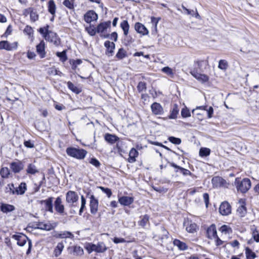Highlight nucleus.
Returning <instances> with one entry per match:
<instances>
[{
  "instance_id": "1",
  "label": "nucleus",
  "mask_w": 259,
  "mask_h": 259,
  "mask_svg": "<svg viewBox=\"0 0 259 259\" xmlns=\"http://www.w3.org/2000/svg\"><path fill=\"white\" fill-rule=\"evenodd\" d=\"M49 25H47L45 27H40L38 29V32L43 35L44 38L56 46L60 45L61 40L56 33L49 30Z\"/></svg>"
},
{
  "instance_id": "2",
  "label": "nucleus",
  "mask_w": 259,
  "mask_h": 259,
  "mask_svg": "<svg viewBox=\"0 0 259 259\" xmlns=\"http://www.w3.org/2000/svg\"><path fill=\"white\" fill-rule=\"evenodd\" d=\"M234 185L236 187L238 193L244 194L250 188L251 183L248 178L241 180L239 178H236L234 182Z\"/></svg>"
},
{
  "instance_id": "3",
  "label": "nucleus",
  "mask_w": 259,
  "mask_h": 259,
  "mask_svg": "<svg viewBox=\"0 0 259 259\" xmlns=\"http://www.w3.org/2000/svg\"><path fill=\"white\" fill-rule=\"evenodd\" d=\"M66 152L68 156L79 160L83 159L87 154L85 150L73 147H68Z\"/></svg>"
},
{
  "instance_id": "4",
  "label": "nucleus",
  "mask_w": 259,
  "mask_h": 259,
  "mask_svg": "<svg viewBox=\"0 0 259 259\" xmlns=\"http://www.w3.org/2000/svg\"><path fill=\"white\" fill-rule=\"evenodd\" d=\"M85 249L89 253L93 251L97 253H103L105 252L108 248L103 242H98L97 244L93 243H89L85 246Z\"/></svg>"
},
{
  "instance_id": "5",
  "label": "nucleus",
  "mask_w": 259,
  "mask_h": 259,
  "mask_svg": "<svg viewBox=\"0 0 259 259\" xmlns=\"http://www.w3.org/2000/svg\"><path fill=\"white\" fill-rule=\"evenodd\" d=\"M9 189L13 194H24L27 189L26 184L24 182L21 183L18 186H15L13 184L8 185L7 189Z\"/></svg>"
},
{
  "instance_id": "6",
  "label": "nucleus",
  "mask_w": 259,
  "mask_h": 259,
  "mask_svg": "<svg viewBox=\"0 0 259 259\" xmlns=\"http://www.w3.org/2000/svg\"><path fill=\"white\" fill-rule=\"evenodd\" d=\"M57 225V223L56 222L51 223L48 222L45 223L44 222H36L32 227L35 229L49 231L56 228Z\"/></svg>"
},
{
  "instance_id": "7",
  "label": "nucleus",
  "mask_w": 259,
  "mask_h": 259,
  "mask_svg": "<svg viewBox=\"0 0 259 259\" xmlns=\"http://www.w3.org/2000/svg\"><path fill=\"white\" fill-rule=\"evenodd\" d=\"M212 184L214 187L228 188L231 185L221 177L216 176L211 180Z\"/></svg>"
},
{
  "instance_id": "8",
  "label": "nucleus",
  "mask_w": 259,
  "mask_h": 259,
  "mask_svg": "<svg viewBox=\"0 0 259 259\" xmlns=\"http://www.w3.org/2000/svg\"><path fill=\"white\" fill-rule=\"evenodd\" d=\"M10 168L14 174H18L24 169V164L22 161L17 159L10 163Z\"/></svg>"
},
{
  "instance_id": "9",
  "label": "nucleus",
  "mask_w": 259,
  "mask_h": 259,
  "mask_svg": "<svg viewBox=\"0 0 259 259\" xmlns=\"http://www.w3.org/2000/svg\"><path fill=\"white\" fill-rule=\"evenodd\" d=\"M18 47V42L9 43L7 40L0 41V50H6L8 51L16 50Z\"/></svg>"
},
{
  "instance_id": "10",
  "label": "nucleus",
  "mask_w": 259,
  "mask_h": 259,
  "mask_svg": "<svg viewBox=\"0 0 259 259\" xmlns=\"http://www.w3.org/2000/svg\"><path fill=\"white\" fill-rule=\"evenodd\" d=\"M190 73L196 79L202 83H204L208 81V76L205 74L199 73L197 70L193 69L190 71Z\"/></svg>"
},
{
  "instance_id": "11",
  "label": "nucleus",
  "mask_w": 259,
  "mask_h": 259,
  "mask_svg": "<svg viewBox=\"0 0 259 259\" xmlns=\"http://www.w3.org/2000/svg\"><path fill=\"white\" fill-rule=\"evenodd\" d=\"M246 203L244 199H240L239 201V206L237 209V213L240 217H244L246 213Z\"/></svg>"
},
{
  "instance_id": "12",
  "label": "nucleus",
  "mask_w": 259,
  "mask_h": 259,
  "mask_svg": "<svg viewBox=\"0 0 259 259\" xmlns=\"http://www.w3.org/2000/svg\"><path fill=\"white\" fill-rule=\"evenodd\" d=\"M98 18V16L97 14L93 10L88 11L84 15V20L88 23L96 21Z\"/></svg>"
},
{
  "instance_id": "13",
  "label": "nucleus",
  "mask_w": 259,
  "mask_h": 259,
  "mask_svg": "<svg viewBox=\"0 0 259 259\" xmlns=\"http://www.w3.org/2000/svg\"><path fill=\"white\" fill-rule=\"evenodd\" d=\"M12 238L17 241V244L20 246H23L27 240L28 241L29 239L26 235L22 234L13 235Z\"/></svg>"
},
{
  "instance_id": "14",
  "label": "nucleus",
  "mask_w": 259,
  "mask_h": 259,
  "mask_svg": "<svg viewBox=\"0 0 259 259\" xmlns=\"http://www.w3.org/2000/svg\"><path fill=\"white\" fill-rule=\"evenodd\" d=\"M231 206L228 202H223L219 207V212L223 215H228L231 213Z\"/></svg>"
},
{
  "instance_id": "15",
  "label": "nucleus",
  "mask_w": 259,
  "mask_h": 259,
  "mask_svg": "<svg viewBox=\"0 0 259 259\" xmlns=\"http://www.w3.org/2000/svg\"><path fill=\"white\" fill-rule=\"evenodd\" d=\"M90 207L91 213L96 214L98 208V200L95 198L94 195H91Z\"/></svg>"
},
{
  "instance_id": "16",
  "label": "nucleus",
  "mask_w": 259,
  "mask_h": 259,
  "mask_svg": "<svg viewBox=\"0 0 259 259\" xmlns=\"http://www.w3.org/2000/svg\"><path fill=\"white\" fill-rule=\"evenodd\" d=\"M135 29L137 33L142 35H146L149 34V30L143 24L140 22H136L135 23Z\"/></svg>"
},
{
  "instance_id": "17",
  "label": "nucleus",
  "mask_w": 259,
  "mask_h": 259,
  "mask_svg": "<svg viewBox=\"0 0 259 259\" xmlns=\"http://www.w3.org/2000/svg\"><path fill=\"white\" fill-rule=\"evenodd\" d=\"M104 46L106 48L105 54L108 56H112L114 53L115 45L113 42L107 40L104 42Z\"/></svg>"
},
{
  "instance_id": "18",
  "label": "nucleus",
  "mask_w": 259,
  "mask_h": 259,
  "mask_svg": "<svg viewBox=\"0 0 259 259\" xmlns=\"http://www.w3.org/2000/svg\"><path fill=\"white\" fill-rule=\"evenodd\" d=\"M151 109L152 113L155 115H162L164 112L161 105L157 102H154L151 105Z\"/></svg>"
},
{
  "instance_id": "19",
  "label": "nucleus",
  "mask_w": 259,
  "mask_h": 259,
  "mask_svg": "<svg viewBox=\"0 0 259 259\" xmlns=\"http://www.w3.org/2000/svg\"><path fill=\"white\" fill-rule=\"evenodd\" d=\"M54 207L56 211L60 214L64 213V206L60 197H57L54 202Z\"/></svg>"
},
{
  "instance_id": "20",
  "label": "nucleus",
  "mask_w": 259,
  "mask_h": 259,
  "mask_svg": "<svg viewBox=\"0 0 259 259\" xmlns=\"http://www.w3.org/2000/svg\"><path fill=\"white\" fill-rule=\"evenodd\" d=\"M170 166L176 169L175 170L176 172H178L180 170V172L183 174L184 176H192V174L188 169H185L182 167H181L174 162L170 163Z\"/></svg>"
},
{
  "instance_id": "21",
  "label": "nucleus",
  "mask_w": 259,
  "mask_h": 259,
  "mask_svg": "<svg viewBox=\"0 0 259 259\" xmlns=\"http://www.w3.org/2000/svg\"><path fill=\"white\" fill-rule=\"evenodd\" d=\"M36 52L39 55L40 58H45L46 56L45 43L43 40L40 41L39 44L36 46Z\"/></svg>"
},
{
  "instance_id": "22",
  "label": "nucleus",
  "mask_w": 259,
  "mask_h": 259,
  "mask_svg": "<svg viewBox=\"0 0 259 259\" xmlns=\"http://www.w3.org/2000/svg\"><path fill=\"white\" fill-rule=\"evenodd\" d=\"M53 197H50L46 200H43L42 203L45 204V208L46 211L53 213Z\"/></svg>"
},
{
  "instance_id": "23",
  "label": "nucleus",
  "mask_w": 259,
  "mask_h": 259,
  "mask_svg": "<svg viewBox=\"0 0 259 259\" xmlns=\"http://www.w3.org/2000/svg\"><path fill=\"white\" fill-rule=\"evenodd\" d=\"M15 207L13 205L4 203H1L0 210L3 213H8V212L13 211V210H15Z\"/></svg>"
},
{
  "instance_id": "24",
  "label": "nucleus",
  "mask_w": 259,
  "mask_h": 259,
  "mask_svg": "<svg viewBox=\"0 0 259 259\" xmlns=\"http://www.w3.org/2000/svg\"><path fill=\"white\" fill-rule=\"evenodd\" d=\"M111 22L110 21L100 23L97 27V33H102L105 31L108 27L110 26Z\"/></svg>"
},
{
  "instance_id": "25",
  "label": "nucleus",
  "mask_w": 259,
  "mask_h": 259,
  "mask_svg": "<svg viewBox=\"0 0 259 259\" xmlns=\"http://www.w3.org/2000/svg\"><path fill=\"white\" fill-rule=\"evenodd\" d=\"M206 233L208 238H215L217 237V232L215 226L214 224L211 225L207 229Z\"/></svg>"
},
{
  "instance_id": "26",
  "label": "nucleus",
  "mask_w": 259,
  "mask_h": 259,
  "mask_svg": "<svg viewBox=\"0 0 259 259\" xmlns=\"http://www.w3.org/2000/svg\"><path fill=\"white\" fill-rule=\"evenodd\" d=\"M134 198L132 197H129L123 195L119 198V203L124 206H128L133 203Z\"/></svg>"
},
{
  "instance_id": "27",
  "label": "nucleus",
  "mask_w": 259,
  "mask_h": 259,
  "mask_svg": "<svg viewBox=\"0 0 259 259\" xmlns=\"http://www.w3.org/2000/svg\"><path fill=\"white\" fill-rule=\"evenodd\" d=\"M185 224H186V229L189 233H194L198 229L197 224L192 221H188L187 222L185 223Z\"/></svg>"
},
{
  "instance_id": "28",
  "label": "nucleus",
  "mask_w": 259,
  "mask_h": 259,
  "mask_svg": "<svg viewBox=\"0 0 259 259\" xmlns=\"http://www.w3.org/2000/svg\"><path fill=\"white\" fill-rule=\"evenodd\" d=\"M105 140L110 144H113L118 141L119 138L114 135L109 133L106 134L104 136Z\"/></svg>"
},
{
  "instance_id": "29",
  "label": "nucleus",
  "mask_w": 259,
  "mask_h": 259,
  "mask_svg": "<svg viewBox=\"0 0 259 259\" xmlns=\"http://www.w3.org/2000/svg\"><path fill=\"white\" fill-rule=\"evenodd\" d=\"M173 244L177 246L179 250H186L188 249L187 245L184 242L180 241L178 239H175L173 241Z\"/></svg>"
},
{
  "instance_id": "30",
  "label": "nucleus",
  "mask_w": 259,
  "mask_h": 259,
  "mask_svg": "<svg viewBox=\"0 0 259 259\" xmlns=\"http://www.w3.org/2000/svg\"><path fill=\"white\" fill-rule=\"evenodd\" d=\"M138 151L134 148L131 149L129 152V157L128 161L130 163H133L136 161V158L138 156Z\"/></svg>"
},
{
  "instance_id": "31",
  "label": "nucleus",
  "mask_w": 259,
  "mask_h": 259,
  "mask_svg": "<svg viewBox=\"0 0 259 259\" xmlns=\"http://www.w3.org/2000/svg\"><path fill=\"white\" fill-rule=\"evenodd\" d=\"M179 112L178 105L176 104H174L172 108L170 111V114L168 116L169 119H176Z\"/></svg>"
},
{
  "instance_id": "32",
  "label": "nucleus",
  "mask_w": 259,
  "mask_h": 259,
  "mask_svg": "<svg viewBox=\"0 0 259 259\" xmlns=\"http://www.w3.org/2000/svg\"><path fill=\"white\" fill-rule=\"evenodd\" d=\"M207 64V61L204 60L197 61L194 62V68L193 69L197 70L199 72H202L203 70L201 67L203 65H206Z\"/></svg>"
},
{
  "instance_id": "33",
  "label": "nucleus",
  "mask_w": 259,
  "mask_h": 259,
  "mask_svg": "<svg viewBox=\"0 0 259 259\" xmlns=\"http://www.w3.org/2000/svg\"><path fill=\"white\" fill-rule=\"evenodd\" d=\"M120 26L123 31L124 36H127L130 29V25L128 21L127 20L122 21L120 24Z\"/></svg>"
},
{
  "instance_id": "34",
  "label": "nucleus",
  "mask_w": 259,
  "mask_h": 259,
  "mask_svg": "<svg viewBox=\"0 0 259 259\" xmlns=\"http://www.w3.org/2000/svg\"><path fill=\"white\" fill-rule=\"evenodd\" d=\"M67 83L68 89L75 94H79L81 92V89L77 88L72 82L69 81Z\"/></svg>"
},
{
  "instance_id": "35",
  "label": "nucleus",
  "mask_w": 259,
  "mask_h": 259,
  "mask_svg": "<svg viewBox=\"0 0 259 259\" xmlns=\"http://www.w3.org/2000/svg\"><path fill=\"white\" fill-rule=\"evenodd\" d=\"M64 248V245L63 242H59L54 249L55 256L56 257L59 256L61 254Z\"/></svg>"
},
{
  "instance_id": "36",
  "label": "nucleus",
  "mask_w": 259,
  "mask_h": 259,
  "mask_svg": "<svg viewBox=\"0 0 259 259\" xmlns=\"http://www.w3.org/2000/svg\"><path fill=\"white\" fill-rule=\"evenodd\" d=\"M48 11L49 12L54 16L56 13V6L53 0H50L48 2Z\"/></svg>"
},
{
  "instance_id": "37",
  "label": "nucleus",
  "mask_w": 259,
  "mask_h": 259,
  "mask_svg": "<svg viewBox=\"0 0 259 259\" xmlns=\"http://www.w3.org/2000/svg\"><path fill=\"white\" fill-rule=\"evenodd\" d=\"M26 172L28 174L34 175L38 172V170L35 165L32 163H29L27 166Z\"/></svg>"
},
{
  "instance_id": "38",
  "label": "nucleus",
  "mask_w": 259,
  "mask_h": 259,
  "mask_svg": "<svg viewBox=\"0 0 259 259\" xmlns=\"http://www.w3.org/2000/svg\"><path fill=\"white\" fill-rule=\"evenodd\" d=\"M127 56V52L123 48H121L118 50L115 56L118 60H122Z\"/></svg>"
},
{
  "instance_id": "39",
  "label": "nucleus",
  "mask_w": 259,
  "mask_h": 259,
  "mask_svg": "<svg viewBox=\"0 0 259 259\" xmlns=\"http://www.w3.org/2000/svg\"><path fill=\"white\" fill-rule=\"evenodd\" d=\"M10 174V170L7 167H3L0 170V175L3 179H8Z\"/></svg>"
},
{
  "instance_id": "40",
  "label": "nucleus",
  "mask_w": 259,
  "mask_h": 259,
  "mask_svg": "<svg viewBox=\"0 0 259 259\" xmlns=\"http://www.w3.org/2000/svg\"><path fill=\"white\" fill-rule=\"evenodd\" d=\"M141 220L139 222V225L142 227H144L149 223V216L145 214L143 216L140 217Z\"/></svg>"
},
{
  "instance_id": "41",
  "label": "nucleus",
  "mask_w": 259,
  "mask_h": 259,
  "mask_svg": "<svg viewBox=\"0 0 259 259\" xmlns=\"http://www.w3.org/2000/svg\"><path fill=\"white\" fill-rule=\"evenodd\" d=\"M245 255L246 259H254L256 257V254L248 247L245 248Z\"/></svg>"
},
{
  "instance_id": "42",
  "label": "nucleus",
  "mask_w": 259,
  "mask_h": 259,
  "mask_svg": "<svg viewBox=\"0 0 259 259\" xmlns=\"http://www.w3.org/2000/svg\"><path fill=\"white\" fill-rule=\"evenodd\" d=\"M67 50H64L61 52H58L56 53V56L60 58L61 62H64L67 60V56L66 55Z\"/></svg>"
},
{
  "instance_id": "43",
  "label": "nucleus",
  "mask_w": 259,
  "mask_h": 259,
  "mask_svg": "<svg viewBox=\"0 0 259 259\" xmlns=\"http://www.w3.org/2000/svg\"><path fill=\"white\" fill-rule=\"evenodd\" d=\"M210 150L207 148H201L199 150V155L201 157H206L209 155Z\"/></svg>"
},
{
  "instance_id": "44",
  "label": "nucleus",
  "mask_w": 259,
  "mask_h": 259,
  "mask_svg": "<svg viewBox=\"0 0 259 259\" xmlns=\"http://www.w3.org/2000/svg\"><path fill=\"white\" fill-rule=\"evenodd\" d=\"M82 63V61L80 59L75 60H70V64L71 65V68L72 70H75L77 66L80 65Z\"/></svg>"
},
{
  "instance_id": "45",
  "label": "nucleus",
  "mask_w": 259,
  "mask_h": 259,
  "mask_svg": "<svg viewBox=\"0 0 259 259\" xmlns=\"http://www.w3.org/2000/svg\"><path fill=\"white\" fill-rule=\"evenodd\" d=\"M100 36L101 37H104V38H108L110 36V38L111 39H113L115 41H116L117 40L118 35H117V32H113L110 34V35L108 34H100Z\"/></svg>"
},
{
  "instance_id": "46",
  "label": "nucleus",
  "mask_w": 259,
  "mask_h": 259,
  "mask_svg": "<svg viewBox=\"0 0 259 259\" xmlns=\"http://www.w3.org/2000/svg\"><path fill=\"white\" fill-rule=\"evenodd\" d=\"M74 237V235L71 232L67 231H62V239L69 238L73 239Z\"/></svg>"
},
{
  "instance_id": "47",
  "label": "nucleus",
  "mask_w": 259,
  "mask_h": 259,
  "mask_svg": "<svg viewBox=\"0 0 259 259\" xmlns=\"http://www.w3.org/2000/svg\"><path fill=\"white\" fill-rule=\"evenodd\" d=\"M181 113L183 118H187L191 116L190 110L186 107L182 109Z\"/></svg>"
},
{
  "instance_id": "48",
  "label": "nucleus",
  "mask_w": 259,
  "mask_h": 259,
  "mask_svg": "<svg viewBox=\"0 0 259 259\" xmlns=\"http://www.w3.org/2000/svg\"><path fill=\"white\" fill-rule=\"evenodd\" d=\"M146 88V83L145 82L140 81L137 85V89L139 93L145 91Z\"/></svg>"
},
{
  "instance_id": "49",
  "label": "nucleus",
  "mask_w": 259,
  "mask_h": 259,
  "mask_svg": "<svg viewBox=\"0 0 259 259\" xmlns=\"http://www.w3.org/2000/svg\"><path fill=\"white\" fill-rule=\"evenodd\" d=\"M168 140L170 142L176 145H179L182 142L181 139L172 136L169 137Z\"/></svg>"
},
{
  "instance_id": "50",
  "label": "nucleus",
  "mask_w": 259,
  "mask_h": 259,
  "mask_svg": "<svg viewBox=\"0 0 259 259\" xmlns=\"http://www.w3.org/2000/svg\"><path fill=\"white\" fill-rule=\"evenodd\" d=\"M96 192L99 193V190H101L103 193H105L107 195L112 194L110 189L108 188H105L103 187H97L96 188Z\"/></svg>"
},
{
  "instance_id": "51",
  "label": "nucleus",
  "mask_w": 259,
  "mask_h": 259,
  "mask_svg": "<svg viewBox=\"0 0 259 259\" xmlns=\"http://www.w3.org/2000/svg\"><path fill=\"white\" fill-rule=\"evenodd\" d=\"M73 252L77 255H81L83 253V250L80 246H75L73 247Z\"/></svg>"
},
{
  "instance_id": "52",
  "label": "nucleus",
  "mask_w": 259,
  "mask_h": 259,
  "mask_svg": "<svg viewBox=\"0 0 259 259\" xmlns=\"http://www.w3.org/2000/svg\"><path fill=\"white\" fill-rule=\"evenodd\" d=\"M218 67L222 70H226L228 67L227 62L225 60H221L219 61Z\"/></svg>"
},
{
  "instance_id": "53",
  "label": "nucleus",
  "mask_w": 259,
  "mask_h": 259,
  "mask_svg": "<svg viewBox=\"0 0 259 259\" xmlns=\"http://www.w3.org/2000/svg\"><path fill=\"white\" fill-rule=\"evenodd\" d=\"M231 230V228L227 225H225L221 226V227L220 229V231L221 232L225 233V234L229 233V231Z\"/></svg>"
},
{
  "instance_id": "54",
  "label": "nucleus",
  "mask_w": 259,
  "mask_h": 259,
  "mask_svg": "<svg viewBox=\"0 0 259 259\" xmlns=\"http://www.w3.org/2000/svg\"><path fill=\"white\" fill-rule=\"evenodd\" d=\"M85 29L91 36H94L97 33V28H93L91 26L87 27Z\"/></svg>"
},
{
  "instance_id": "55",
  "label": "nucleus",
  "mask_w": 259,
  "mask_h": 259,
  "mask_svg": "<svg viewBox=\"0 0 259 259\" xmlns=\"http://www.w3.org/2000/svg\"><path fill=\"white\" fill-rule=\"evenodd\" d=\"M24 145L28 148H32L34 147V142L30 140L24 141Z\"/></svg>"
},
{
  "instance_id": "56",
  "label": "nucleus",
  "mask_w": 259,
  "mask_h": 259,
  "mask_svg": "<svg viewBox=\"0 0 259 259\" xmlns=\"http://www.w3.org/2000/svg\"><path fill=\"white\" fill-rule=\"evenodd\" d=\"M63 4L66 7H67V8H68L70 10L73 9L74 8V5H73V3L70 2L69 0H65L63 2Z\"/></svg>"
},
{
  "instance_id": "57",
  "label": "nucleus",
  "mask_w": 259,
  "mask_h": 259,
  "mask_svg": "<svg viewBox=\"0 0 259 259\" xmlns=\"http://www.w3.org/2000/svg\"><path fill=\"white\" fill-rule=\"evenodd\" d=\"M33 32L32 28L29 25H27L24 29V32L29 36L33 34Z\"/></svg>"
},
{
  "instance_id": "58",
  "label": "nucleus",
  "mask_w": 259,
  "mask_h": 259,
  "mask_svg": "<svg viewBox=\"0 0 259 259\" xmlns=\"http://www.w3.org/2000/svg\"><path fill=\"white\" fill-rule=\"evenodd\" d=\"M90 163L94 165L96 167H98L100 165L99 161L96 158H92L90 161Z\"/></svg>"
},
{
  "instance_id": "59",
  "label": "nucleus",
  "mask_w": 259,
  "mask_h": 259,
  "mask_svg": "<svg viewBox=\"0 0 259 259\" xmlns=\"http://www.w3.org/2000/svg\"><path fill=\"white\" fill-rule=\"evenodd\" d=\"M161 70L163 72L165 73V74H166L167 75H169L173 74V72H172V69L168 66L164 67L162 68Z\"/></svg>"
},
{
  "instance_id": "60",
  "label": "nucleus",
  "mask_w": 259,
  "mask_h": 259,
  "mask_svg": "<svg viewBox=\"0 0 259 259\" xmlns=\"http://www.w3.org/2000/svg\"><path fill=\"white\" fill-rule=\"evenodd\" d=\"M30 19L31 21L35 22L38 19V15L36 12H34L32 11L30 12Z\"/></svg>"
},
{
  "instance_id": "61",
  "label": "nucleus",
  "mask_w": 259,
  "mask_h": 259,
  "mask_svg": "<svg viewBox=\"0 0 259 259\" xmlns=\"http://www.w3.org/2000/svg\"><path fill=\"white\" fill-rule=\"evenodd\" d=\"M122 142H117L116 145V148L118 150V152L121 154L122 153H124L125 151L122 149Z\"/></svg>"
},
{
  "instance_id": "62",
  "label": "nucleus",
  "mask_w": 259,
  "mask_h": 259,
  "mask_svg": "<svg viewBox=\"0 0 259 259\" xmlns=\"http://www.w3.org/2000/svg\"><path fill=\"white\" fill-rule=\"evenodd\" d=\"M159 19V18L157 19L154 17H151V22L153 24V27H154L155 31L157 30V25Z\"/></svg>"
},
{
  "instance_id": "63",
  "label": "nucleus",
  "mask_w": 259,
  "mask_h": 259,
  "mask_svg": "<svg viewBox=\"0 0 259 259\" xmlns=\"http://www.w3.org/2000/svg\"><path fill=\"white\" fill-rule=\"evenodd\" d=\"M113 241L115 244L120 243H124L126 242V240L123 238H118L114 237L113 239Z\"/></svg>"
},
{
  "instance_id": "64",
  "label": "nucleus",
  "mask_w": 259,
  "mask_h": 259,
  "mask_svg": "<svg viewBox=\"0 0 259 259\" xmlns=\"http://www.w3.org/2000/svg\"><path fill=\"white\" fill-rule=\"evenodd\" d=\"M252 237L253 240L256 242H259V233L258 231L257 232H254L252 233Z\"/></svg>"
}]
</instances>
